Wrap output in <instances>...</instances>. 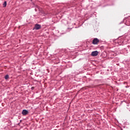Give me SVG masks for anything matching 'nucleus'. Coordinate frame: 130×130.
Returning <instances> with one entry per match:
<instances>
[{
	"instance_id": "7ed1b4c3",
	"label": "nucleus",
	"mask_w": 130,
	"mask_h": 130,
	"mask_svg": "<svg viewBox=\"0 0 130 130\" xmlns=\"http://www.w3.org/2000/svg\"><path fill=\"white\" fill-rule=\"evenodd\" d=\"M36 30H39V29L41 28V25L39 24H36L35 26Z\"/></svg>"
},
{
	"instance_id": "0eeeda50",
	"label": "nucleus",
	"mask_w": 130,
	"mask_h": 130,
	"mask_svg": "<svg viewBox=\"0 0 130 130\" xmlns=\"http://www.w3.org/2000/svg\"><path fill=\"white\" fill-rule=\"evenodd\" d=\"M31 89L33 90L34 89V87H31Z\"/></svg>"
},
{
	"instance_id": "39448f33",
	"label": "nucleus",
	"mask_w": 130,
	"mask_h": 130,
	"mask_svg": "<svg viewBox=\"0 0 130 130\" xmlns=\"http://www.w3.org/2000/svg\"><path fill=\"white\" fill-rule=\"evenodd\" d=\"M3 7L4 8H6V7H7V2H4V4H3Z\"/></svg>"
},
{
	"instance_id": "20e7f679",
	"label": "nucleus",
	"mask_w": 130,
	"mask_h": 130,
	"mask_svg": "<svg viewBox=\"0 0 130 130\" xmlns=\"http://www.w3.org/2000/svg\"><path fill=\"white\" fill-rule=\"evenodd\" d=\"M28 113V112L27 110H23L22 112V114H23V115H27Z\"/></svg>"
},
{
	"instance_id": "f03ea898",
	"label": "nucleus",
	"mask_w": 130,
	"mask_h": 130,
	"mask_svg": "<svg viewBox=\"0 0 130 130\" xmlns=\"http://www.w3.org/2000/svg\"><path fill=\"white\" fill-rule=\"evenodd\" d=\"M99 52L98 51H94L91 52V56H97Z\"/></svg>"
},
{
	"instance_id": "423d86ee",
	"label": "nucleus",
	"mask_w": 130,
	"mask_h": 130,
	"mask_svg": "<svg viewBox=\"0 0 130 130\" xmlns=\"http://www.w3.org/2000/svg\"><path fill=\"white\" fill-rule=\"evenodd\" d=\"M5 78L6 80H8L9 79V75H6Z\"/></svg>"
},
{
	"instance_id": "f257e3e1",
	"label": "nucleus",
	"mask_w": 130,
	"mask_h": 130,
	"mask_svg": "<svg viewBox=\"0 0 130 130\" xmlns=\"http://www.w3.org/2000/svg\"><path fill=\"white\" fill-rule=\"evenodd\" d=\"M99 42H100V41L98 39L94 38L92 41V44H94V45L98 44Z\"/></svg>"
}]
</instances>
